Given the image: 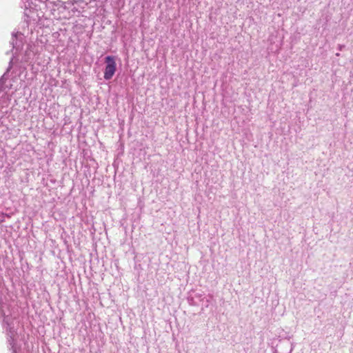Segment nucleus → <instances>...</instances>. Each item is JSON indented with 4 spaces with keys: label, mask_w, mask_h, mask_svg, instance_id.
<instances>
[{
    "label": "nucleus",
    "mask_w": 353,
    "mask_h": 353,
    "mask_svg": "<svg viewBox=\"0 0 353 353\" xmlns=\"http://www.w3.org/2000/svg\"><path fill=\"white\" fill-rule=\"evenodd\" d=\"M46 1L47 0H21L25 20L28 23H37L43 18H47L48 15L46 14ZM70 5V3L61 1L54 3L49 16L52 15L55 19L66 18L68 14L65 12Z\"/></svg>",
    "instance_id": "nucleus-1"
},
{
    "label": "nucleus",
    "mask_w": 353,
    "mask_h": 353,
    "mask_svg": "<svg viewBox=\"0 0 353 353\" xmlns=\"http://www.w3.org/2000/svg\"><path fill=\"white\" fill-rule=\"evenodd\" d=\"M105 63L103 77L105 80H110L113 77L117 70L116 57L107 56L105 58Z\"/></svg>",
    "instance_id": "nucleus-2"
},
{
    "label": "nucleus",
    "mask_w": 353,
    "mask_h": 353,
    "mask_svg": "<svg viewBox=\"0 0 353 353\" xmlns=\"http://www.w3.org/2000/svg\"><path fill=\"white\" fill-rule=\"evenodd\" d=\"M23 35L21 32H17L12 33V44L13 50H15L14 54H17V52L23 46Z\"/></svg>",
    "instance_id": "nucleus-3"
},
{
    "label": "nucleus",
    "mask_w": 353,
    "mask_h": 353,
    "mask_svg": "<svg viewBox=\"0 0 353 353\" xmlns=\"http://www.w3.org/2000/svg\"><path fill=\"white\" fill-rule=\"evenodd\" d=\"M8 334L9 336V343L12 347V353H17V339H15V331L14 330H7Z\"/></svg>",
    "instance_id": "nucleus-4"
},
{
    "label": "nucleus",
    "mask_w": 353,
    "mask_h": 353,
    "mask_svg": "<svg viewBox=\"0 0 353 353\" xmlns=\"http://www.w3.org/2000/svg\"><path fill=\"white\" fill-rule=\"evenodd\" d=\"M34 54L32 46L28 44L26 50L25 61H28Z\"/></svg>",
    "instance_id": "nucleus-5"
},
{
    "label": "nucleus",
    "mask_w": 353,
    "mask_h": 353,
    "mask_svg": "<svg viewBox=\"0 0 353 353\" xmlns=\"http://www.w3.org/2000/svg\"><path fill=\"white\" fill-rule=\"evenodd\" d=\"M124 5V0H118L117 2H116L113 6L115 8H120L121 7H123Z\"/></svg>",
    "instance_id": "nucleus-6"
},
{
    "label": "nucleus",
    "mask_w": 353,
    "mask_h": 353,
    "mask_svg": "<svg viewBox=\"0 0 353 353\" xmlns=\"http://www.w3.org/2000/svg\"><path fill=\"white\" fill-rule=\"evenodd\" d=\"M75 3H77L79 6H81L82 8H83V5L85 4L84 1L81 0L75 1Z\"/></svg>",
    "instance_id": "nucleus-7"
},
{
    "label": "nucleus",
    "mask_w": 353,
    "mask_h": 353,
    "mask_svg": "<svg viewBox=\"0 0 353 353\" xmlns=\"http://www.w3.org/2000/svg\"><path fill=\"white\" fill-rule=\"evenodd\" d=\"M0 311H1V314H2V315H3V316L6 315V313L4 312L3 310L1 307H0Z\"/></svg>",
    "instance_id": "nucleus-8"
}]
</instances>
